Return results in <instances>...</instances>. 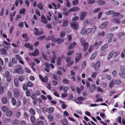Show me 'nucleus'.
Returning a JSON list of instances; mask_svg holds the SVG:
<instances>
[{
    "label": "nucleus",
    "mask_w": 125,
    "mask_h": 125,
    "mask_svg": "<svg viewBox=\"0 0 125 125\" xmlns=\"http://www.w3.org/2000/svg\"><path fill=\"white\" fill-rule=\"evenodd\" d=\"M20 123L19 120L17 119H15L13 122V124H17Z\"/></svg>",
    "instance_id": "nucleus-55"
},
{
    "label": "nucleus",
    "mask_w": 125,
    "mask_h": 125,
    "mask_svg": "<svg viewBox=\"0 0 125 125\" xmlns=\"http://www.w3.org/2000/svg\"><path fill=\"white\" fill-rule=\"evenodd\" d=\"M63 42L64 40L63 39H58L57 42L58 44H60L63 43Z\"/></svg>",
    "instance_id": "nucleus-45"
},
{
    "label": "nucleus",
    "mask_w": 125,
    "mask_h": 125,
    "mask_svg": "<svg viewBox=\"0 0 125 125\" xmlns=\"http://www.w3.org/2000/svg\"><path fill=\"white\" fill-rule=\"evenodd\" d=\"M61 58L60 57H58L57 59V64L58 65H60L61 64Z\"/></svg>",
    "instance_id": "nucleus-48"
},
{
    "label": "nucleus",
    "mask_w": 125,
    "mask_h": 125,
    "mask_svg": "<svg viewBox=\"0 0 125 125\" xmlns=\"http://www.w3.org/2000/svg\"><path fill=\"white\" fill-rule=\"evenodd\" d=\"M6 114L7 116L10 117L12 115V113L11 111L9 110L6 113Z\"/></svg>",
    "instance_id": "nucleus-26"
},
{
    "label": "nucleus",
    "mask_w": 125,
    "mask_h": 125,
    "mask_svg": "<svg viewBox=\"0 0 125 125\" xmlns=\"http://www.w3.org/2000/svg\"><path fill=\"white\" fill-rule=\"evenodd\" d=\"M7 95L10 98L11 97L12 94L11 93V92L10 91H8V92Z\"/></svg>",
    "instance_id": "nucleus-64"
},
{
    "label": "nucleus",
    "mask_w": 125,
    "mask_h": 125,
    "mask_svg": "<svg viewBox=\"0 0 125 125\" xmlns=\"http://www.w3.org/2000/svg\"><path fill=\"white\" fill-rule=\"evenodd\" d=\"M87 13V12L84 11H83L80 14V19L82 21L84 19Z\"/></svg>",
    "instance_id": "nucleus-6"
},
{
    "label": "nucleus",
    "mask_w": 125,
    "mask_h": 125,
    "mask_svg": "<svg viewBox=\"0 0 125 125\" xmlns=\"http://www.w3.org/2000/svg\"><path fill=\"white\" fill-rule=\"evenodd\" d=\"M65 33L64 31H62V32L60 34V36L62 38H64L65 36Z\"/></svg>",
    "instance_id": "nucleus-46"
},
{
    "label": "nucleus",
    "mask_w": 125,
    "mask_h": 125,
    "mask_svg": "<svg viewBox=\"0 0 125 125\" xmlns=\"http://www.w3.org/2000/svg\"><path fill=\"white\" fill-rule=\"evenodd\" d=\"M27 85L30 87H32L33 86V83L30 81H28L27 83Z\"/></svg>",
    "instance_id": "nucleus-36"
},
{
    "label": "nucleus",
    "mask_w": 125,
    "mask_h": 125,
    "mask_svg": "<svg viewBox=\"0 0 125 125\" xmlns=\"http://www.w3.org/2000/svg\"><path fill=\"white\" fill-rule=\"evenodd\" d=\"M52 53L53 54L52 58L51 59V62L53 63H55V60L56 59L57 56L55 55V52L54 51H52Z\"/></svg>",
    "instance_id": "nucleus-4"
},
{
    "label": "nucleus",
    "mask_w": 125,
    "mask_h": 125,
    "mask_svg": "<svg viewBox=\"0 0 125 125\" xmlns=\"http://www.w3.org/2000/svg\"><path fill=\"white\" fill-rule=\"evenodd\" d=\"M91 28L92 29V32H94L96 31L97 27L96 26H94L92 28Z\"/></svg>",
    "instance_id": "nucleus-59"
},
{
    "label": "nucleus",
    "mask_w": 125,
    "mask_h": 125,
    "mask_svg": "<svg viewBox=\"0 0 125 125\" xmlns=\"http://www.w3.org/2000/svg\"><path fill=\"white\" fill-rule=\"evenodd\" d=\"M102 43L101 41H100L99 42H96L94 43V47L97 48H98Z\"/></svg>",
    "instance_id": "nucleus-22"
},
{
    "label": "nucleus",
    "mask_w": 125,
    "mask_h": 125,
    "mask_svg": "<svg viewBox=\"0 0 125 125\" xmlns=\"http://www.w3.org/2000/svg\"><path fill=\"white\" fill-rule=\"evenodd\" d=\"M1 101L3 104H5L7 103V99L6 97H3L1 98Z\"/></svg>",
    "instance_id": "nucleus-17"
},
{
    "label": "nucleus",
    "mask_w": 125,
    "mask_h": 125,
    "mask_svg": "<svg viewBox=\"0 0 125 125\" xmlns=\"http://www.w3.org/2000/svg\"><path fill=\"white\" fill-rule=\"evenodd\" d=\"M26 122L24 120H22L20 122V124L21 125H25L26 124Z\"/></svg>",
    "instance_id": "nucleus-62"
},
{
    "label": "nucleus",
    "mask_w": 125,
    "mask_h": 125,
    "mask_svg": "<svg viewBox=\"0 0 125 125\" xmlns=\"http://www.w3.org/2000/svg\"><path fill=\"white\" fill-rule=\"evenodd\" d=\"M81 41L82 44L83 46V51L84 52H86L88 46V43L86 42L85 40L83 38H81Z\"/></svg>",
    "instance_id": "nucleus-1"
},
{
    "label": "nucleus",
    "mask_w": 125,
    "mask_h": 125,
    "mask_svg": "<svg viewBox=\"0 0 125 125\" xmlns=\"http://www.w3.org/2000/svg\"><path fill=\"white\" fill-rule=\"evenodd\" d=\"M24 79V77L23 76L21 75L19 77V80L21 82H22Z\"/></svg>",
    "instance_id": "nucleus-43"
},
{
    "label": "nucleus",
    "mask_w": 125,
    "mask_h": 125,
    "mask_svg": "<svg viewBox=\"0 0 125 125\" xmlns=\"http://www.w3.org/2000/svg\"><path fill=\"white\" fill-rule=\"evenodd\" d=\"M22 69V67L20 65H18L16 67V69L15 70V72L19 74L22 73L21 70Z\"/></svg>",
    "instance_id": "nucleus-2"
},
{
    "label": "nucleus",
    "mask_w": 125,
    "mask_h": 125,
    "mask_svg": "<svg viewBox=\"0 0 125 125\" xmlns=\"http://www.w3.org/2000/svg\"><path fill=\"white\" fill-rule=\"evenodd\" d=\"M121 82V81L120 80H116L115 82V84L118 85L120 84Z\"/></svg>",
    "instance_id": "nucleus-50"
},
{
    "label": "nucleus",
    "mask_w": 125,
    "mask_h": 125,
    "mask_svg": "<svg viewBox=\"0 0 125 125\" xmlns=\"http://www.w3.org/2000/svg\"><path fill=\"white\" fill-rule=\"evenodd\" d=\"M68 20H64L62 23V26L63 27H66L68 25Z\"/></svg>",
    "instance_id": "nucleus-19"
},
{
    "label": "nucleus",
    "mask_w": 125,
    "mask_h": 125,
    "mask_svg": "<svg viewBox=\"0 0 125 125\" xmlns=\"http://www.w3.org/2000/svg\"><path fill=\"white\" fill-rule=\"evenodd\" d=\"M79 3L78 0H74L73 1L72 4L73 5H76L78 4Z\"/></svg>",
    "instance_id": "nucleus-44"
},
{
    "label": "nucleus",
    "mask_w": 125,
    "mask_h": 125,
    "mask_svg": "<svg viewBox=\"0 0 125 125\" xmlns=\"http://www.w3.org/2000/svg\"><path fill=\"white\" fill-rule=\"evenodd\" d=\"M14 83L15 86L16 87H18L19 85V82L17 78H15L14 80Z\"/></svg>",
    "instance_id": "nucleus-25"
},
{
    "label": "nucleus",
    "mask_w": 125,
    "mask_h": 125,
    "mask_svg": "<svg viewBox=\"0 0 125 125\" xmlns=\"http://www.w3.org/2000/svg\"><path fill=\"white\" fill-rule=\"evenodd\" d=\"M120 20L117 18H114L113 20V21L115 23L119 24L120 23Z\"/></svg>",
    "instance_id": "nucleus-35"
},
{
    "label": "nucleus",
    "mask_w": 125,
    "mask_h": 125,
    "mask_svg": "<svg viewBox=\"0 0 125 125\" xmlns=\"http://www.w3.org/2000/svg\"><path fill=\"white\" fill-rule=\"evenodd\" d=\"M115 11L113 10H109L105 12V14L107 15H110L115 13Z\"/></svg>",
    "instance_id": "nucleus-16"
},
{
    "label": "nucleus",
    "mask_w": 125,
    "mask_h": 125,
    "mask_svg": "<svg viewBox=\"0 0 125 125\" xmlns=\"http://www.w3.org/2000/svg\"><path fill=\"white\" fill-rule=\"evenodd\" d=\"M6 53V49L4 48L0 50V53L2 54H4Z\"/></svg>",
    "instance_id": "nucleus-33"
},
{
    "label": "nucleus",
    "mask_w": 125,
    "mask_h": 125,
    "mask_svg": "<svg viewBox=\"0 0 125 125\" xmlns=\"http://www.w3.org/2000/svg\"><path fill=\"white\" fill-rule=\"evenodd\" d=\"M34 30L35 31L34 33V34L35 35L38 36L39 31L38 29L35 28L34 29Z\"/></svg>",
    "instance_id": "nucleus-42"
},
{
    "label": "nucleus",
    "mask_w": 125,
    "mask_h": 125,
    "mask_svg": "<svg viewBox=\"0 0 125 125\" xmlns=\"http://www.w3.org/2000/svg\"><path fill=\"white\" fill-rule=\"evenodd\" d=\"M97 53L96 52L94 53L91 56L90 58V60H92L94 59L96 56Z\"/></svg>",
    "instance_id": "nucleus-27"
},
{
    "label": "nucleus",
    "mask_w": 125,
    "mask_h": 125,
    "mask_svg": "<svg viewBox=\"0 0 125 125\" xmlns=\"http://www.w3.org/2000/svg\"><path fill=\"white\" fill-rule=\"evenodd\" d=\"M85 99V98L82 97H79L77 98V99L79 101L84 100Z\"/></svg>",
    "instance_id": "nucleus-52"
},
{
    "label": "nucleus",
    "mask_w": 125,
    "mask_h": 125,
    "mask_svg": "<svg viewBox=\"0 0 125 125\" xmlns=\"http://www.w3.org/2000/svg\"><path fill=\"white\" fill-rule=\"evenodd\" d=\"M62 123L63 125H67L68 124L67 120L65 118L63 119L62 120Z\"/></svg>",
    "instance_id": "nucleus-24"
},
{
    "label": "nucleus",
    "mask_w": 125,
    "mask_h": 125,
    "mask_svg": "<svg viewBox=\"0 0 125 125\" xmlns=\"http://www.w3.org/2000/svg\"><path fill=\"white\" fill-rule=\"evenodd\" d=\"M21 115V113L20 112H18L16 113V117L17 118H19L20 117Z\"/></svg>",
    "instance_id": "nucleus-63"
},
{
    "label": "nucleus",
    "mask_w": 125,
    "mask_h": 125,
    "mask_svg": "<svg viewBox=\"0 0 125 125\" xmlns=\"http://www.w3.org/2000/svg\"><path fill=\"white\" fill-rule=\"evenodd\" d=\"M108 45L107 43L105 44L101 47V51L104 50L108 47Z\"/></svg>",
    "instance_id": "nucleus-31"
},
{
    "label": "nucleus",
    "mask_w": 125,
    "mask_h": 125,
    "mask_svg": "<svg viewBox=\"0 0 125 125\" xmlns=\"http://www.w3.org/2000/svg\"><path fill=\"white\" fill-rule=\"evenodd\" d=\"M114 51H113L111 52L108 56L107 59L109 60L111 58L112 56L113 55Z\"/></svg>",
    "instance_id": "nucleus-20"
},
{
    "label": "nucleus",
    "mask_w": 125,
    "mask_h": 125,
    "mask_svg": "<svg viewBox=\"0 0 125 125\" xmlns=\"http://www.w3.org/2000/svg\"><path fill=\"white\" fill-rule=\"evenodd\" d=\"M101 62L100 61H98L95 63V66L94 67V70H95L97 71L100 67L101 65Z\"/></svg>",
    "instance_id": "nucleus-8"
},
{
    "label": "nucleus",
    "mask_w": 125,
    "mask_h": 125,
    "mask_svg": "<svg viewBox=\"0 0 125 125\" xmlns=\"http://www.w3.org/2000/svg\"><path fill=\"white\" fill-rule=\"evenodd\" d=\"M77 22L75 21L71 22L70 23L72 28L76 30H77L78 27L77 25Z\"/></svg>",
    "instance_id": "nucleus-5"
},
{
    "label": "nucleus",
    "mask_w": 125,
    "mask_h": 125,
    "mask_svg": "<svg viewBox=\"0 0 125 125\" xmlns=\"http://www.w3.org/2000/svg\"><path fill=\"white\" fill-rule=\"evenodd\" d=\"M11 100L12 105L14 106L15 105L16 103V102L15 99L12 97L11 98Z\"/></svg>",
    "instance_id": "nucleus-34"
},
{
    "label": "nucleus",
    "mask_w": 125,
    "mask_h": 125,
    "mask_svg": "<svg viewBox=\"0 0 125 125\" xmlns=\"http://www.w3.org/2000/svg\"><path fill=\"white\" fill-rule=\"evenodd\" d=\"M77 45V43L75 42H74L72 43L68 47V49L69 50L72 49L75 46Z\"/></svg>",
    "instance_id": "nucleus-14"
},
{
    "label": "nucleus",
    "mask_w": 125,
    "mask_h": 125,
    "mask_svg": "<svg viewBox=\"0 0 125 125\" xmlns=\"http://www.w3.org/2000/svg\"><path fill=\"white\" fill-rule=\"evenodd\" d=\"M28 101V99L25 97H24L23 99V103L25 104Z\"/></svg>",
    "instance_id": "nucleus-60"
},
{
    "label": "nucleus",
    "mask_w": 125,
    "mask_h": 125,
    "mask_svg": "<svg viewBox=\"0 0 125 125\" xmlns=\"http://www.w3.org/2000/svg\"><path fill=\"white\" fill-rule=\"evenodd\" d=\"M80 10V8L78 7H74L73 8H71L69 10V12H75L78 11Z\"/></svg>",
    "instance_id": "nucleus-10"
},
{
    "label": "nucleus",
    "mask_w": 125,
    "mask_h": 125,
    "mask_svg": "<svg viewBox=\"0 0 125 125\" xmlns=\"http://www.w3.org/2000/svg\"><path fill=\"white\" fill-rule=\"evenodd\" d=\"M38 7L41 10H42L43 9V6L42 4L41 3L38 4L37 5Z\"/></svg>",
    "instance_id": "nucleus-41"
},
{
    "label": "nucleus",
    "mask_w": 125,
    "mask_h": 125,
    "mask_svg": "<svg viewBox=\"0 0 125 125\" xmlns=\"http://www.w3.org/2000/svg\"><path fill=\"white\" fill-rule=\"evenodd\" d=\"M76 56L75 58V62L78 63L80 59L82 58V54L81 53H77L76 54Z\"/></svg>",
    "instance_id": "nucleus-3"
},
{
    "label": "nucleus",
    "mask_w": 125,
    "mask_h": 125,
    "mask_svg": "<svg viewBox=\"0 0 125 125\" xmlns=\"http://www.w3.org/2000/svg\"><path fill=\"white\" fill-rule=\"evenodd\" d=\"M92 31V29L91 28L87 29L85 31L84 33L86 34H88Z\"/></svg>",
    "instance_id": "nucleus-30"
},
{
    "label": "nucleus",
    "mask_w": 125,
    "mask_h": 125,
    "mask_svg": "<svg viewBox=\"0 0 125 125\" xmlns=\"http://www.w3.org/2000/svg\"><path fill=\"white\" fill-rule=\"evenodd\" d=\"M46 111L48 113H52L54 112V108L52 107H50L46 109Z\"/></svg>",
    "instance_id": "nucleus-12"
},
{
    "label": "nucleus",
    "mask_w": 125,
    "mask_h": 125,
    "mask_svg": "<svg viewBox=\"0 0 125 125\" xmlns=\"http://www.w3.org/2000/svg\"><path fill=\"white\" fill-rule=\"evenodd\" d=\"M97 73L96 72H94L92 73L91 75V77L93 78H95L97 75Z\"/></svg>",
    "instance_id": "nucleus-40"
},
{
    "label": "nucleus",
    "mask_w": 125,
    "mask_h": 125,
    "mask_svg": "<svg viewBox=\"0 0 125 125\" xmlns=\"http://www.w3.org/2000/svg\"><path fill=\"white\" fill-rule=\"evenodd\" d=\"M115 83L113 80H112L109 83V87L110 88H112L114 86Z\"/></svg>",
    "instance_id": "nucleus-28"
},
{
    "label": "nucleus",
    "mask_w": 125,
    "mask_h": 125,
    "mask_svg": "<svg viewBox=\"0 0 125 125\" xmlns=\"http://www.w3.org/2000/svg\"><path fill=\"white\" fill-rule=\"evenodd\" d=\"M91 21V19H88L85 20L84 22V24L86 25L87 24H90Z\"/></svg>",
    "instance_id": "nucleus-47"
},
{
    "label": "nucleus",
    "mask_w": 125,
    "mask_h": 125,
    "mask_svg": "<svg viewBox=\"0 0 125 125\" xmlns=\"http://www.w3.org/2000/svg\"><path fill=\"white\" fill-rule=\"evenodd\" d=\"M96 88V86L94 84H93L89 88L90 91L91 93H92L95 89Z\"/></svg>",
    "instance_id": "nucleus-15"
},
{
    "label": "nucleus",
    "mask_w": 125,
    "mask_h": 125,
    "mask_svg": "<svg viewBox=\"0 0 125 125\" xmlns=\"http://www.w3.org/2000/svg\"><path fill=\"white\" fill-rule=\"evenodd\" d=\"M42 81L44 82H47L48 81V79L47 76H45L44 78H42Z\"/></svg>",
    "instance_id": "nucleus-49"
},
{
    "label": "nucleus",
    "mask_w": 125,
    "mask_h": 125,
    "mask_svg": "<svg viewBox=\"0 0 125 125\" xmlns=\"http://www.w3.org/2000/svg\"><path fill=\"white\" fill-rule=\"evenodd\" d=\"M25 47L27 48H29L31 50H33V48L32 45H30L29 43H27L24 45Z\"/></svg>",
    "instance_id": "nucleus-13"
},
{
    "label": "nucleus",
    "mask_w": 125,
    "mask_h": 125,
    "mask_svg": "<svg viewBox=\"0 0 125 125\" xmlns=\"http://www.w3.org/2000/svg\"><path fill=\"white\" fill-rule=\"evenodd\" d=\"M30 120L32 123H34L35 120V118L34 116H31L30 117Z\"/></svg>",
    "instance_id": "nucleus-37"
},
{
    "label": "nucleus",
    "mask_w": 125,
    "mask_h": 125,
    "mask_svg": "<svg viewBox=\"0 0 125 125\" xmlns=\"http://www.w3.org/2000/svg\"><path fill=\"white\" fill-rule=\"evenodd\" d=\"M120 53V52H114L113 56L114 57H116L118 56Z\"/></svg>",
    "instance_id": "nucleus-58"
},
{
    "label": "nucleus",
    "mask_w": 125,
    "mask_h": 125,
    "mask_svg": "<svg viewBox=\"0 0 125 125\" xmlns=\"http://www.w3.org/2000/svg\"><path fill=\"white\" fill-rule=\"evenodd\" d=\"M14 92L15 97L16 98H18L19 96V91L16 89H15L14 90Z\"/></svg>",
    "instance_id": "nucleus-11"
},
{
    "label": "nucleus",
    "mask_w": 125,
    "mask_h": 125,
    "mask_svg": "<svg viewBox=\"0 0 125 125\" xmlns=\"http://www.w3.org/2000/svg\"><path fill=\"white\" fill-rule=\"evenodd\" d=\"M119 75L123 78H125V72H121L119 73Z\"/></svg>",
    "instance_id": "nucleus-38"
},
{
    "label": "nucleus",
    "mask_w": 125,
    "mask_h": 125,
    "mask_svg": "<svg viewBox=\"0 0 125 125\" xmlns=\"http://www.w3.org/2000/svg\"><path fill=\"white\" fill-rule=\"evenodd\" d=\"M29 112L32 115H34L35 114V111L32 108H31L29 109Z\"/></svg>",
    "instance_id": "nucleus-21"
},
{
    "label": "nucleus",
    "mask_w": 125,
    "mask_h": 125,
    "mask_svg": "<svg viewBox=\"0 0 125 125\" xmlns=\"http://www.w3.org/2000/svg\"><path fill=\"white\" fill-rule=\"evenodd\" d=\"M47 118L50 121L52 122L53 120L54 117L53 115L52 114H49L47 115Z\"/></svg>",
    "instance_id": "nucleus-18"
},
{
    "label": "nucleus",
    "mask_w": 125,
    "mask_h": 125,
    "mask_svg": "<svg viewBox=\"0 0 125 125\" xmlns=\"http://www.w3.org/2000/svg\"><path fill=\"white\" fill-rule=\"evenodd\" d=\"M108 24V22L106 21L102 23L99 26V28L100 29H103L106 27Z\"/></svg>",
    "instance_id": "nucleus-7"
},
{
    "label": "nucleus",
    "mask_w": 125,
    "mask_h": 125,
    "mask_svg": "<svg viewBox=\"0 0 125 125\" xmlns=\"http://www.w3.org/2000/svg\"><path fill=\"white\" fill-rule=\"evenodd\" d=\"M69 89V88L67 86H64L63 88V90L64 92H67Z\"/></svg>",
    "instance_id": "nucleus-53"
},
{
    "label": "nucleus",
    "mask_w": 125,
    "mask_h": 125,
    "mask_svg": "<svg viewBox=\"0 0 125 125\" xmlns=\"http://www.w3.org/2000/svg\"><path fill=\"white\" fill-rule=\"evenodd\" d=\"M62 82L63 84H67L69 83V80L66 79H64L62 80Z\"/></svg>",
    "instance_id": "nucleus-39"
},
{
    "label": "nucleus",
    "mask_w": 125,
    "mask_h": 125,
    "mask_svg": "<svg viewBox=\"0 0 125 125\" xmlns=\"http://www.w3.org/2000/svg\"><path fill=\"white\" fill-rule=\"evenodd\" d=\"M98 4L99 5H104L106 4V2L103 0H99L97 2Z\"/></svg>",
    "instance_id": "nucleus-23"
},
{
    "label": "nucleus",
    "mask_w": 125,
    "mask_h": 125,
    "mask_svg": "<svg viewBox=\"0 0 125 125\" xmlns=\"http://www.w3.org/2000/svg\"><path fill=\"white\" fill-rule=\"evenodd\" d=\"M26 10L25 9L22 8L19 11V13L20 14H24V12Z\"/></svg>",
    "instance_id": "nucleus-51"
},
{
    "label": "nucleus",
    "mask_w": 125,
    "mask_h": 125,
    "mask_svg": "<svg viewBox=\"0 0 125 125\" xmlns=\"http://www.w3.org/2000/svg\"><path fill=\"white\" fill-rule=\"evenodd\" d=\"M46 38V37L45 36H41L39 37L38 39V40H42Z\"/></svg>",
    "instance_id": "nucleus-54"
},
{
    "label": "nucleus",
    "mask_w": 125,
    "mask_h": 125,
    "mask_svg": "<svg viewBox=\"0 0 125 125\" xmlns=\"http://www.w3.org/2000/svg\"><path fill=\"white\" fill-rule=\"evenodd\" d=\"M2 110L4 112H6L8 110V108L6 106L2 107Z\"/></svg>",
    "instance_id": "nucleus-57"
},
{
    "label": "nucleus",
    "mask_w": 125,
    "mask_h": 125,
    "mask_svg": "<svg viewBox=\"0 0 125 125\" xmlns=\"http://www.w3.org/2000/svg\"><path fill=\"white\" fill-rule=\"evenodd\" d=\"M112 76L114 77H116L117 75V73L116 71L114 70L112 72Z\"/></svg>",
    "instance_id": "nucleus-56"
},
{
    "label": "nucleus",
    "mask_w": 125,
    "mask_h": 125,
    "mask_svg": "<svg viewBox=\"0 0 125 125\" xmlns=\"http://www.w3.org/2000/svg\"><path fill=\"white\" fill-rule=\"evenodd\" d=\"M41 19V21L43 23L45 24H46L48 23V21L44 15H42Z\"/></svg>",
    "instance_id": "nucleus-9"
},
{
    "label": "nucleus",
    "mask_w": 125,
    "mask_h": 125,
    "mask_svg": "<svg viewBox=\"0 0 125 125\" xmlns=\"http://www.w3.org/2000/svg\"><path fill=\"white\" fill-rule=\"evenodd\" d=\"M39 53V51L37 49H35L34 52L33 53V56H36L38 55Z\"/></svg>",
    "instance_id": "nucleus-32"
},
{
    "label": "nucleus",
    "mask_w": 125,
    "mask_h": 125,
    "mask_svg": "<svg viewBox=\"0 0 125 125\" xmlns=\"http://www.w3.org/2000/svg\"><path fill=\"white\" fill-rule=\"evenodd\" d=\"M10 72L8 71H6L4 74V77L5 78L9 77L10 76Z\"/></svg>",
    "instance_id": "nucleus-29"
},
{
    "label": "nucleus",
    "mask_w": 125,
    "mask_h": 125,
    "mask_svg": "<svg viewBox=\"0 0 125 125\" xmlns=\"http://www.w3.org/2000/svg\"><path fill=\"white\" fill-rule=\"evenodd\" d=\"M125 35V33L124 32H120L119 33L118 35V37L120 38L123 36H124Z\"/></svg>",
    "instance_id": "nucleus-61"
}]
</instances>
